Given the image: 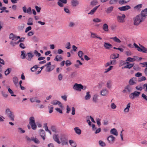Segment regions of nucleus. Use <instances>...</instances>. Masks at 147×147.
Listing matches in <instances>:
<instances>
[{"mask_svg": "<svg viewBox=\"0 0 147 147\" xmlns=\"http://www.w3.org/2000/svg\"><path fill=\"white\" fill-rule=\"evenodd\" d=\"M115 139V137L111 135L109 136L107 138V140L109 141V142L110 143L112 142H113Z\"/></svg>", "mask_w": 147, "mask_h": 147, "instance_id": "cd10ccee", "label": "nucleus"}, {"mask_svg": "<svg viewBox=\"0 0 147 147\" xmlns=\"http://www.w3.org/2000/svg\"><path fill=\"white\" fill-rule=\"evenodd\" d=\"M119 55L117 54H112L110 55V59H115L119 57Z\"/></svg>", "mask_w": 147, "mask_h": 147, "instance_id": "393cba45", "label": "nucleus"}, {"mask_svg": "<svg viewBox=\"0 0 147 147\" xmlns=\"http://www.w3.org/2000/svg\"><path fill=\"white\" fill-rule=\"evenodd\" d=\"M125 89H127L129 92H130L131 89V87L130 85H129L125 87Z\"/></svg>", "mask_w": 147, "mask_h": 147, "instance_id": "09e8293b", "label": "nucleus"}, {"mask_svg": "<svg viewBox=\"0 0 147 147\" xmlns=\"http://www.w3.org/2000/svg\"><path fill=\"white\" fill-rule=\"evenodd\" d=\"M140 46L142 48V50L141 52L145 53H147V49L144 46L142 45H140Z\"/></svg>", "mask_w": 147, "mask_h": 147, "instance_id": "72a5a7b5", "label": "nucleus"}, {"mask_svg": "<svg viewBox=\"0 0 147 147\" xmlns=\"http://www.w3.org/2000/svg\"><path fill=\"white\" fill-rule=\"evenodd\" d=\"M25 51H21V58L22 59H24L26 58V54L25 53Z\"/></svg>", "mask_w": 147, "mask_h": 147, "instance_id": "a19ab883", "label": "nucleus"}, {"mask_svg": "<svg viewBox=\"0 0 147 147\" xmlns=\"http://www.w3.org/2000/svg\"><path fill=\"white\" fill-rule=\"evenodd\" d=\"M13 81L16 86H18V79L16 76H14L13 78Z\"/></svg>", "mask_w": 147, "mask_h": 147, "instance_id": "dca6fc26", "label": "nucleus"}, {"mask_svg": "<svg viewBox=\"0 0 147 147\" xmlns=\"http://www.w3.org/2000/svg\"><path fill=\"white\" fill-rule=\"evenodd\" d=\"M131 0H119L118 3L121 5H124L129 2Z\"/></svg>", "mask_w": 147, "mask_h": 147, "instance_id": "6ab92c4d", "label": "nucleus"}, {"mask_svg": "<svg viewBox=\"0 0 147 147\" xmlns=\"http://www.w3.org/2000/svg\"><path fill=\"white\" fill-rule=\"evenodd\" d=\"M75 24L73 22H70V23L69 24V27H72L74 26H75Z\"/></svg>", "mask_w": 147, "mask_h": 147, "instance_id": "e2e57ef3", "label": "nucleus"}, {"mask_svg": "<svg viewBox=\"0 0 147 147\" xmlns=\"http://www.w3.org/2000/svg\"><path fill=\"white\" fill-rule=\"evenodd\" d=\"M140 94V92L137 91H135L134 92L132 93L133 94V96L134 98L136 97H138L139 96V95Z\"/></svg>", "mask_w": 147, "mask_h": 147, "instance_id": "412c9836", "label": "nucleus"}, {"mask_svg": "<svg viewBox=\"0 0 147 147\" xmlns=\"http://www.w3.org/2000/svg\"><path fill=\"white\" fill-rule=\"evenodd\" d=\"M110 39L113 40L114 41L118 43H120L121 42V41L116 36L111 37L110 38Z\"/></svg>", "mask_w": 147, "mask_h": 147, "instance_id": "c85d7f7f", "label": "nucleus"}, {"mask_svg": "<svg viewBox=\"0 0 147 147\" xmlns=\"http://www.w3.org/2000/svg\"><path fill=\"white\" fill-rule=\"evenodd\" d=\"M98 96L96 94L94 95L93 98V101L95 103L97 102V101L98 100Z\"/></svg>", "mask_w": 147, "mask_h": 147, "instance_id": "2f4dec72", "label": "nucleus"}, {"mask_svg": "<svg viewBox=\"0 0 147 147\" xmlns=\"http://www.w3.org/2000/svg\"><path fill=\"white\" fill-rule=\"evenodd\" d=\"M78 55L79 57H82L83 55L82 51H79L78 53Z\"/></svg>", "mask_w": 147, "mask_h": 147, "instance_id": "864d4df0", "label": "nucleus"}, {"mask_svg": "<svg viewBox=\"0 0 147 147\" xmlns=\"http://www.w3.org/2000/svg\"><path fill=\"white\" fill-rule=\"evenodd\" d=\"M102 29L105 32H108L109 31L108 26L107 24H104L102 26Z\"/></svg>", "mask_w": 147, "mask_h": 147, "instance_id": "5701e85b", "label": "nucleus"}, {"mask_svg": "<svg viewBox=\"0 0 147 147\" xmlns=\"http://www.w3.org/2000/svg\"><path fill=\"white\" fill-rule=\"evenodd\" d=\"M34 53L36 56H38V57H40L41 55L40 54V53H38L36 50H35L34 51Z\"/></svg>", "mask_w": 147, "mask_h": 147, "instance_id": "bf43d9fd", "label": "nucleus"}, {"mask_svg": "<svg viewBox=\"0 0 147 147\" xmlns=\"http://www.w3.org/2000/svg\"><path fill=\"white\" fill-rule=\"evenodd\" d=\"M140 14L143 17H144L145 19L146 16H147V8L142 10Z\"/></svg>", "mask_w": 147, "mask_h": 147, "instance_id": "1a4fd4ad", "label": "nucleus"}, {"mask_svg": "<svg viewBox=\"0 0 147 147\" xmlns=\"http://www.w3.org/2000/svg\"><path fill=\"white\" fill-rule=\"evenodd\" d=\"M100 120L101 119L99 118H97L96 119L97 123L99 126H100L101 125Z\"/></svg>", "mask_w": 147, "mask_h": 147, "instance_id": "052dcab7", "label": "nucleus"}, {"mask_svg": "<svg viewBox=\"0 0 147 147\" xmlns=\"http://www.w3.org/2000/svg\"><path fill=\"white\" fill-rule=\"evenodd\" d=\"M31 140L34 141L36 144H39L40 143V142L38 139L36 138H35L33 137H31Z\"/></svg>", "mask_w": 147, "mask_h": 147, "instance_id": "e433bc0d", "label": "nucleus"}, {"mask_svg": "<svg viewBox=\"0 0 147 147\" xmlns=\"http://www.w3.org/2000/svg\"><path fill=\"white\" fill-rule=\"evenodd\" d=\"M131 103L129 102L127 105V107L125 108L124 110V111L125 113H127L129 111V109L130 107Z\"/></svg>", "mask_w": 147, "mask_h": 147, "instance_id": "4be33fe9", "label": "nucleus"}, {"mask_svg": "<svg viewBox=\"0 0 147 147\" xmlns=\"http://www.w3.org/2000/svg\"><path fill=\"white\" fill-rule=\"evenodd\" d=\"M97 35L95 33L91 32V37L94 38H97Z\"/></svg>", "mask_w": 147, "mask_h": 147, "instance_id": "49530a36", "label": "nucleus"}, {"mask_svg": "<svg viewBox=\"0 0 147 147\" xmlns=\"http://www.w3.org/2000/svg\"><path fill=\"white\" fill-rule=\"evenodd\" d=\"M74 130L76 134L78 135H80L81 134V129L78 127H75L74 128Z\"/></svg>", "mask_w": 147, "mask_h": 147, "instance_id": "aec40b11", "label": "nucleus"}, {"mask_svg": "<svg viewBox=\"0 0 147 147\" xmlns=\"http://www.w3.org/2000/svg\"><path fill=\"white\" fill-rule=\"evenodd\" d=\"M18 131L20 134H23L25 132V131L20 127H19L18 128Z\"/></svg>", "mask_w": 147, "mask_h": 147, "instance_id": "58836bf2", "label": "nucleus"}, {"mask_svg": "<svg viewBox=\"0 0 147 147\" xmlns=\"http://www.w3.org/2000/svg\"><path fill=\"white\" fill-rule=\"evenodd\" d=\"M136 89L140 91H141L142 90V86H138L136 87Z\"/></svg>", "mask_w": 147, "mask_h": 147, "instance_id": "6e6d98bb", "label": "nucleus"}, {"mask_svg": "<svg viewBox=\"0 0 147 147\" xmlns=\"http://www.w3.org/2000/svg\"><path fill=\"white\" fill-rule=\"evenodd\" d=\"M146 80V77L144 76H142L141 78H139V79L138 80V82H141L144 80Z\"/></svg>", "mask_w": 147, "mask_h": 147, "instance_id": "4d7b16f0", "label": "nucleus"}, {"mask_svg": "<svg viewBox=\"0 0 147 147\" xmlns=\"http://www.w3.org/2000/svg\"><path fill=\"white\" fill-rule=\"evenodd\" d=\"M60 140L62 143V145L63 146L67 144V140L66 138H63L62 137L60 138Z\"/></svg>", "mask_w": 147, "mask_h": 147, "instance_id": "9b49d317", "label": "nucleus"}, {"mask_svg": "<svg viewBox=\"0 0 147 147\" xmlns=\"http://www.w3.org/2000/svg\"><path fill=\"white\" fill-rule=\"evenodd\" d=\"M142 4H139L135 6L134 8L135 9H139L142 7Z\"/></svg>", "mask_w": 147, "mask_h": 147, "instance_id": "de8ad7c7", "label": "nucleus"}, {"mask_svg": "<svg viewBox=\"0 0 147 147\" xmlns=\"http://www.w3.org/2000/svg\"><path fill=\"white\" fill-rule=\"evenodd\" d=\"M114 7L113 6H110L108 7L107 9L105 10V12L107 14L111 13L113 11Z\"/></svg>", "mask_w": 147, "mask_h": 147, "instance_id": "2eb2a0df", "label": "nucleus"}, {"mask_svg": "<svg viewBox=\"0 0 147 147\" xmlns=\"http://www.w3.org/2000/svg\"><path fill=\"white\" fill-rule=\"evenodd\" d=\"M48 107L49 108V113H51L53 111V106L51 105L50 107L49 106Z\"/></svg>", "mask_w": 147, "mask_h": 147, "instance_id": "0e129e2a", "label": "nucleus"}, {"mask_svg": "<svg viewBox=\"0 0 147 147\" xmlns=\"http://www.w3.org/2000/svg\"><path fill=\"white\" fill-rule=\"evenodd\" d=\"M67 2V0H59L57 4L60 7H62L64 6L63 4H66Z\"/></svg>", "mask_w": 147, "mask_h": 147, "instance_id": "0eeeda50", "label": "nucleus"}, {"mask_svg": "<svg viewBox=\"0 0 147 147\" xmlns=\"http://www.w3.org/2000/svg\"><path fill=\"white\" fill-rule=\"evenodd\" d=\"M93 21L94 22L98 23L100 22L101 21V20L98 18H96L94 19L93 20Z\"/></svg>", "mask_w": 147, "mask_h": 147, "instance_id": "13d9d810", "label": "nucleus"}, {"mask_svg": "<svg viewBox=\"0 0 147 147\" xmlns=\"http://www.w3.org/2000/svg\"><path fill=\"white\" fill-rule=\"evenodd\" d=\"M28 55V57L26 58L27 59L28 61H30L34 56V55L30 53H28L27 54Z\"/></svg>", "mask_w": 147, "mask_h": 147, "instance_id": "a211bd4d", "label": "nucleus"}, {"mask_svg": "<svg viewBox=\"0 0 147 147\" xmlns=\"http://www.w3.org/2000/svg\"><path fill=\"white\" fill-rule=\"evenodd\" d=\"M125 15L123 14L122 16H118L117 17V19L118 21L120 23H122L124 22V19L125 18Z\"/></svg>", "mask_w": 147, "mask_h": 147, "instance_id": "423d86ee", "label": "nucleus"}, {"mask_svg": "<svg viewBox=\"0 0 147 147\" xmlns=\"http://www.w3.org/2000/svg\"><path fill=\"white\" fill-rule=\"evenodd\" d=\"M63 59L62 56L60 55H57L54 59V60L57 61H61Z\"/></svg>", "mask_w": 147, "mask_h": 147, "instance_id": "f8f14e48", "label": "nucleus"}, {"mask_svg": "<svg viewBox=\"0 0 147 147\" xmlns=\"http://www.w3.org/2000/svg\"><path fill=\"white\" fill-rule=\"evenodd\" d=\"M51 65V62H49L47 63L46 65H45V66H46L47 68V71L50 72L52 71L53 68H51L50 65Z\"/></svg>", "mask_w": 147, "mask_h": 147, "instance_id": "9d476101", "label": "nucleus"}, {"mask_svg": "<svg viewBox=\"0 0 147 147\" xmlns=\"http://www.w3.org/2000/svg\"><path fill=\"white\" fill-rule=\"evenodd\" d=\"M1 94L2 95L4 98H7L8 96V95L5 93V92L3 91H1Z\"/></svg>", "mask_w": 147, "mask_h": 147, "instance_id": "c03bdc74", "label": "nucleus"}, {"mask_svg": "<svg viewBox=\"0 0 147 147\" xmlns=\"http://www.w3.org/2000/svg\"><path fill=\"white\" fill-rule=\"evenodd\" d=\"M77 75V73L76 71L74 72L71 74L70 75V77L71 78H72L76 76Z\"/></svg>", "mask_w": 147, "mask_h": 147, "instance_id": "ea45409f", "label": "nucleus"}, {"mask_svg": "<svg viewBox=\"0 0 147 147\" xmlns=\"http://www.w3.org/2000/svg\"><path fill=\"white\" fill-rule=\"evenodd\" d=\"M11 71V68H8L5 71V74L6 76H7Z\"/></svg>", "mask_w": 147, "mask_h": 147, "instance_id": "7c9ffc66", "label": "nucleus"}, {"mask_svg": "<svg viewBox=\"0 0 147 147\" xmlns=\"http://www.w3.org/2000/svg\"><path fill=\"white\" fill-rule=\"evenodd\" d=\"M142 97L145 100L147 101V96L144 94H142Z\"/></svg>", "mask_w": 147, "mask_h": 147, "instance_id": "774afa93", "label": "nucleus"}, {"mask_svg": "<svg viewBox=\"0 0 147 147\" xmlns=\"http://www.w3.org/2000/svg\"><path fill=\"white\" fill-rule=\"evenodd\" d=\"M71 64V63L69 60H67L65 61V65L67 67L70 65Z\"/></svg>", "mask_w": 147, "mask_h": 147, "instance_id": "8fccbe9b", "label": "nucleus"}, {"mask_svg": "<svg viewBox=\"0 0 147 147\" xmlns=\"http://www.w3.org/2000/svg\"><path fill=\"white\" fill-rule=\"evenodd\" d=\"M119 0H110L109 2V3L111 5L115 4L119 1Z\"/></svg>", "mask_w": 147, "mask_h": 147, "instance_id": "f704fd0d", "label": "nucleus"}, {"mask_svg": "<svg viewBox=\"0 0 147 147\" xmlns=\"http://www.w3.org/2000/svg\"><path fill=\"white\" fill-rule=\"evenodd\" d=\"M113 67V66H110L109 68L105 69V73H106L112 69Z\"/></svg>", "mask_w": 147, "mask_h": 147, "instance_id": "5fc2aeb1", "label": "nucleus"}, {"mask_svg": "<svg viewBox=\"0 0 147 147\" xmlns=\"http://www.w3.org/2000/svg\"><path fill=\"white\" fill-rule=\"evenodd\" d=\"M136 60V59L133 58H131L130 57H127L126 61H128L129 62H133L134 61Z\"/></svg>", "mask_w": 147, "mask_h": 147, "instance_id": "c9c22d12", "label": "nucleus"}, {"mask_svg": "<svg viewBox=\"0 0 147 147\" xmlns=\"http://www.w3.org/2000/svg\"><path fill=\"white\" fill-rule=\"evenodd\" d=\"M104 46L106 49H110L109 47H112V45L109 43L105 42Z\"/></svg>", "mask_w": 147, "mask_h": 147, "instance_id": "b1692460", "label": "nucleus"}, {"mask_svg": "<svg viewBox=\"0 0 147 147\" xmlns=\"http://www.w3.org/2000/svg\"><path fill=\"white\" fill-rule=\"evenodd\" d=\"M5 112L7 114V116L10 118L11 121L14 120V115L13 113L9 109H7L6 110Z\"/></svg>", "mask_w": 147, "mask_h": 147, "instance_id": "20e7f679", "label": "nucleus"}, {"mask_svg": "<svg viewBox=\"0 0 147 147\" xmlns=\"http://www.w3.org/2000/svg\"><path fill=\"white\" fill-rule=\"evenodd\" d=\"M142 89L144 90L145 91H147V83L143 84L142 86Z\"/></svg>", "mask_w": 147, "mask_h": 147, "instance_id": "37998d69", "label": "nucleus"}, {"mask_svg": "<svg viewBox=\"0 0 147 147\" xmlns=\"http://www.w3.org/2000/svg\"><path fill=\"white\" fill-rule=\"evenodd\" d=\"M100 5L94 7L93 9H92L88 13V14L93 15L94 13L96 11L97 9L99 7Z\"/></svg>", "mask_w": 147, "mask_h": 147, "instance_id": "ddd939ff", "label": "nucleus"}, {"mask_svg": "<svg viewBox=\"0 0 147 147\" xmlns=\"http://www.w3.org/2000/svg\"><path fill=\"white\" fill-rule=\"evenodd\" d=\"M69 143L71 146L73 147H75L76 146V143L73 140H70Z\"/></svg>", "mask_w": 147, "mask_h": 147, "instance_id": "c756f323", "label": "nucleus"}, {"mask_svg": "<svg viewBox=\"0 0 147 147\" xmlns=\"http://www.w3.org/2000/svg\"><path fill=\"white\" fill-rule=\"evenodd\" d=\"M54 140L58 144H60L61 142L59 141V139L57 135L55 134L53 136Z\"/></svg>", "mask_w": 147, "mask_h": 147, "instance_id": "4468645a", "label": "nucleus"}, {"mask_svg": "<svg viewBox=\"0 0 147 147\" xmlns=\"http://www.w3.org/2000/svg\"><path fill=\"white\" fill-rule=\"evenodd\" d=\"M29 123L32 129L35 130L36 129L37 126L35 122L34 117H31L30 118Z\"/></svg>", "mask_w": 147, "mask_h": 147, "instance_id": "7ed1b4c3", "label": "nucleus"}, {"mask_svg": "<svg viewBox=\"0 0 147 147\" xmlns=\"http://www.w3.org/2000/svg\"><path fill=\"white\" fill-rule=\"evenodd\" d=\"M71 3L73 7H76L79 4V2L77 0H72Z\"/></svg>", "mask_w": 147, "mask_h": 147, "instance_id": "f3484780", "label": "nucleus"}, {"mask_svg": "<svg viewBox=\"0 0 147 147\" xmlns=\"http://www.w3.org/2000/svg\"><path fill=\"white\" fill-rule=\"evenodd\" d=\"M23 12L25 13H27L29 14H32L31 8L30 7H29L27 9L25 6L22 7Z\"/></svg>", "mask_w": 147, "mask_h": 147, "instance_id": "39448f33", "label": "nucleus"}, {"mask_svg": "<svg viewBox=\"0 0 147 147\" xmlns=\"http://www.w3.org/2000/svg\"><path fill=\"white\" fill-rule=\"evenodd\" d=\"M51 103L54 105H59L61 104V102L57 100H54Z\"/></svg>", "mask_w": 147, "mask_h": 147, "instance_id": "4c0bfd02", "label": "nucleus"}, {"mask_svg": "<svg viewBox=\"0 0 147 147\" xmlns=\"http://www.w3.org/2000/svg\"><path fill=\"white\" fill-rule=\"evenodd\" d=\"M40 134L41 136H45V132L44 130L43 129H40L39 130Z\"/></svg>", "mask_w": 147, "mask_h": 147, "instance_id": "a18cd8bd", "label": "nucleus"}, {"mask_svg": "<svg viewBox=\"0 0 147 147\" xmlns=\"http://www.w3.org/2000/svg\"><path fill=\"white\" fill-rule=\"evenodd\" d=\"M35 9H36L37 11L38 12H38H40V10H41L40 7H38L37 6H35Z\"/></svg>", "mask_w": 147, "mask_h": 147, "instance_id": "69168bd1", "label": "nucleus"}, {"mask_svg": "<svg viewBox=\"0 0 147 147\" xmlns=\"http://www.w3.org/2000/svg\"><path fill=\"white\" fill-rule=\"evenodd\" d=\"M145 20L144 17H143L141 15L139 14L134 18V24L135 25L138 26L140 22H143Z\"/></svg>", "mask_w": 147, "mask_h": 147, "instance_id": "f257e3e1", "label": "nucleus"}, {"mask_svg": "<svg viewBox=\"0 0 147 147\" xmlns=\"http://www.w3.org/2000/svg\"><path fill=\"white\" fill-rule=\"evenodd\" d=\"M91 97V95L90 94V92H88L86 93V94L85 96V99L86 100H88Z\"/></svg>", "mask_w": 147, "mask_h": 147, "instance_id": "473e14b6", "label": "nucleus"}, {"mask_svg": "<svg viewBox=\"0 0 147 147\" xmlns=\"http://www.w3.org/2000/svg\"><path fill=\"white\" fill-rule=\"evenodd\" d=\"M129 85H132L136 84L135 82L132 79H130L129 81Z\"/></svg>", "mask_w": 147, "mask_h": 147, "instance_id": "3c124183", "label": "nucleus"}, {"mask_svg": "<svg viewBox=\"0 0 147 147\" xmlns=\"http://www.w3.org/2000/svg\"><path fill=\"white\" fill-rule=\"evenodd\" d=\"M99 142V145L101 146L104 147L106 145L105 142L101 140H100Z\"/></svg>", "mask_w": 147, "mask_h": 147, "instance_id": "603ef678", "label": "nucleus"}, {"mask_svg": "<svg viewBox=\"0 0 147 147\" xmlns=\"http://www.w3.org/2000/svg\"><path fill=\"white\" fill-rule=\"evenodd\" d=\"M131 8V7L128 5H125L121 7H119L118 9L121 11H125Z\"/></svg>", "mask_w": 147, "mask_h": 147, "instance_id": "6e6552de", "label": "nucleus"}, {"mask_svg": "<svg viewBox=\"0 0 147 147\" xmlns=\"http://www.w3.org/2000/svg\"><path fill=\"white\" fill-rule=\"evenodd\" d=\"M110 132L111 134H113L115 136H117L118 135V132L115 128H113L111 129Z\"/></svg>", "mask_w": 147, "mask_h": 147, "instance_id": "a878e982", "label": "nucleus"}, {"mask_svg": "<svg viewBox=\"0 0 147 147\" xmlns=\"http://www.w3.org/2000/svg\"><path fill=\"white\" fill-rule=\"evenodd\" d=\"M38 68V67L37 65H35L33 67H31L30 69V70L32 71L33 72L35 71L36 70V69Z\"/></svg>", "mask_w": 147, "mask_h": 147, "instance_id": "79ce46f5", "label": "nucleus"}, {"mask_svg": "<svg viewBox=\"0 0 147 147\" xmlns=\"http://www.w3.org/2000/svg\"><path fill=\"white\" fill-rule=\"evenodd\" d=\"M102 96H105L108 93V91L106 89L102 90L100 92Z\"/></svg>", "mask_w": 147, "mask_h": 147, "instance_id": "bb28decb", "label": "nucleus"}, {"mask_svg": "<svg viewBox=\"0 0 147 147\" xmlns=\"http://www.w3.org/2000/svg\"><path fill=\"white\" fill-rule=\"evenodd\" d=\"M73 88L76 90L80 91L82 89L84 90H85L86 88V86H84L81 84H78L76 83L73 87Z\"/></svg>", "mask_w": 147, "mask_h": 147, "instance_id": "f03ea898", "label": "nucleus"}, {"mask_svg": "<svg viewBox=\"0 0 147 147\" xmlns=\"http://www.w3.org/2000/svg\"><path fill=\"white\" fill-rule=\"evenodd\" d=\"M111 82L110 80H109L108 81L107 83V86L108 88H110L111 87Z\"/></svg>", "mask_w": 147, "mask_h": 147, "instance_id": "680f3d73", "label": "nucleus"}, {"mask_svg": "<svg viewBox=\"0 0 147 147\" xmlns=\"http://www.w3.org/2000/svg\"><path fill=\"white\" fill-rule=\"evenodd\" d=\"M63 51L61 49H59L57 50V53L59 54H63Z\"/></svg>", "mask_w": 147, "mask_h": 147, "instance_id": "338daca9", "label": "nucleus"}]
</instances>
